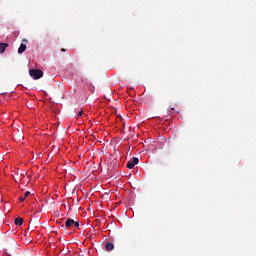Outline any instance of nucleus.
I'll list each match as a JSON object with an SVG mask.
<instances>
[{"label": "nucleus", "mask_w": 256, "mask_h": 256, "mask_svg": "<svg viewBox=\"0 0 256 256\" xmlns=\"http://www.w3.org/2000/svg\"><path fill=\"white\" fill-rule=\"evenodd\" d=\"M29 75L30 77H32V79H41V77H43V72L42 70L39 69H30L29 70Z\"/></svg>", "instance_id": "obj_1"}, {"label": "nucleus", "mask_w": 256, "mask_h": 256, "mask_svg": "<svg viewBox=\"0 0 256 256\" xmlns=\"http://www.w3.org/2000/svg\"><path fill=\"white\" fill-rule=\"evenodd\" d=\"M139 163V158L134 157L132 160L128 161L127 167L128 169H133Z\"/></svg>", "instance_id": "obj_2"}, {"label": "nucleus", "mask_w": 256, "mask_h": 256, "mask_svg": "<svg viewBox=\"0 0 256 256\" xmlns=\"http://www.w3.org/2000/svg\"><path fill=\"white\" fill-rule=\"evenodd\" d=\"M27 51V44L21 43L20 47L18 48V53L21 55L22 53H25Z\"/></svg>", "instance_id": "obj_3"}, {"label": "nucleus", "mask_w": 256, "mask_h": 256, "mask_svg": "<svg viewBox=\"0 0 256 256\" xmlns=\"http://www.w3.org/2000/svg\"><path fill=\"white\" fill-rule=\"evenodd\" d=\"M105 249H106V251H113V249H115V245H113V243H111V242H108L105 245Z\"/></svg>", "instance_id": "obj_4"}, {"label": "nucleus", "mask_w": 256, "mask_h": 256, "mask_svg": "<svg viewBox=\"0 0 256 256\" xmlns=\"http://www.w3.org/2000/svg\"><path fill=\"white\" fill-rule=\"evenodd\" d=\"M7 47H9L8 43H0V53L6 51Z\"/></svg>", "instance_id": "obj_5"}, {"label": "nucleus", "mask_w": 256, "mask_h": 256, "mask_svg": "<svg viewBox=\"0 0 256 256\" xmlns=\"http://www.w3.org/2000/svg\"><path fill=\"white\" fill-rule=\"evenodd\" d=\"M29 195H31V192L26 191V192L24 193V197H20V198H19L20 203H23V201H25V200L29 197Z\"/></svg>", "instance_id": "obj_6"}, {"label": "nucleus", "mask_w": 256, "mask_h": 256, "mask_svg": "<svg viewBox=\"0 0 256 256\" xmlns=\"http://www.w3.org/2000/svg\"><path fill=\"white\" fill-rule=\"evenodd\" d=\"M74 223H75V220L69 218V219L66 220L65 226H66L67 228H69V227H72V225H73Z\"/></svg>", "instance_id": "obj_7"}, {"label": "nucleus", "mask_w": 256, "mask_h": 256, "mask_svg": "<svg viewBox=\"0 0 256 256\" xmlns=\"http://www.w3.org/2000/svg\"><path fill=\"white\" fill-rule=\"evenodd\" d=\"M15 225H23V218L17 217L15 219Z\"/></svg>", "instance_id": "obj_8"}, {"label": "nucleus", "mask_w": 256, "mask_h": 256, "mask_svg": "<svg viewBox=\"0 0 256 256\" xmlns=\"http://www.w3.org/2000/svg\"><path fill=\"white\" fill-rule=\"evenodd\" d=\"M73 225H74V227H75L76 229H79V222H75V221H74V224H73Z\"/></svg>", "instance_id": "obj_9"}, {"label": "nucleus", "mask_w": 256, "mask_h": 256, "mask_svg": "<svg viewBox=\"0 0 256 256\" xmlns=\"http://www.w3.org/2000/svg\"><path fill=\"white\" fill-rule=\"evenodd\" d=\"M83 115V110H81L80 112H78V117H81Z\"/></svg>", "instance_id": "obj_10"}, {"label": "nucleus", "mask_w": 256, "mask_h": 256, "mask_svg": "<svg viewBox=\"0 0 256 256\" xmlns=\"http://www.w3.org/2000/svg\"><path fill=\"white\" fill-rule=\"evenodd\" d=\"M61 51H62V53H65V49L64 48H62Z\"/></svg>", "instance_id": "obj_11"}, {"label": "nucleus", "mask_w": 256, "mask_h": 256, "mask_svg": "<svg viewBox=\"0 0 256 256\" xmlns=\"http://www.w3.org/2000/svg\"><path fill=\"white\" fill-rule=\"evenodd\" d=\"M25 43H27V40H23Z\"/></svg>", "instance_id": "obj_12"}]
</instances>
